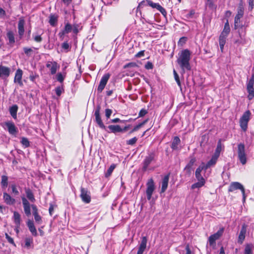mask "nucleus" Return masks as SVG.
I'll list each match as a JSON object with an SVG mask.
<instances>
[{
	"label": "nucleus",
	"instance_id": "64",
	"mask_svg": "<svg viewBox=\"0 0 254 254\" xmlns=\"http://www.w3.org/2000/svg\"><path fill=\"white\" fill-rule=\"evenodd\" d=\"M34 40L37 42H41L42 40V38L40 35H36L34 37Z\"/></svg>",
	"mask_w": 254,
	"mask_h": 254
},
{
	"label": "nucleus",
	"instance_id": "3",
	"mask_svg": "<svg viewBox=\"0 0 254 254\" xmlns=\"http://www.w3.org/2000/svg\"><path fill=\"white\" fill-rule=\"evenodd\" d=\"M238 157L242 165L247 163V155L245 152V146L244 143H241L238 145Z\"/></svg>",
	"mask_w": 254,
	"mask_h": 254
},
{
	"label": "nucleus",
	"instance_id": "23",
	"mask_svg": "<svg viewBox=\"0 0 254 254\" xmlns=\"http://www.w3.org/2000/svg\"><path fill=\"white\" fill-rule=\"evenodd\" d=\"M181 143V140L180 138L178 136H175L173 138V141L171 144V147L173 150H178V145Z\"/></svg>",
	"mask_w": 254,
	"mask_h": 254
},
{
	"label": "nucleus",
	"instance_id": "57",
	"mask_svg": "<svg viewBox=\"0 0 254 254\" xmlns=\"http://www.w3.org/2000/svg\"><path fill=\"white\" fill-rule=\"evenodd\" d=\"M147 113V110H146L145 109H141L139 113V115H138V117H143Z\"/></svg>",
	"mask_w": 254,
	"mask_h": 254
},
{
	"label": "nucleus",
	"instance_id": "47",
	"mask_svg": "<svg viewBox=\"0 0 254 254\" xmlns=\"http://www.w3.org/2000/svg\"><path fill=\"white\" fill-rule=\"evenodd\" d=\"M192 170V168H191L190 167H189L188 166H186L184 169V171H185L186 175L188 177H190V175L191 174Z\"/></svg>",
	"mask_w": 254,
	"mask_h": 254
},
{
	"label": "nucleus",
	"instance_id": "39",
	"mask_svg": "<svg viewBox=\"0 0 254 254\" xmlns=\"http://www.w3.org/2000/svg\"><path fill=\"white\" fill-rule=\"evenodd\" d=\"M21 143L25 147H28L30 146V142L26 137H23L21 138Z\"/></svg>",
	"mask_w": 254,
	"mask_h": 254
},
{
	"label": "nucleus",
	"instance_id": "44",
	"mask_svg": "<svg viewBox=\"0 0 254 254\" xmlns=\"http://www.w3.org/2000/svg\"><path fill=\"white\" fill-rule=\"evenodd\" d=\"M149 0H142L139 3L137 9L142 8L144 6L147 5H149Z\"/></svg>",
	"mask_w": 254,
	"mask_h": 254
},
{
	"label": "nucleus",
	"instance_id": "51",
	"mask_svg": "<svg viewBox=\"0 0 254 254\" xmlns=\"http://www.w3.org/2000/svg\"><path fill=\"white\" fill-rule=\"evenodd\" d=\"M5 238L7 241L11 244L15 246L13 239L10 237L7 233H5Z\"/></svg>",
	"mask_w": 254,
	"mask_h": 254
},
{
	"label": "nucleus",
	"instance_id": "59",
	"mask_svg": "<svg viewBox=\"0 0 254 254\" xmlns=\"http://www.w3.org/2000/svg\"><path fill=\"white\" fill-rule=\"evenodd\" d=\"M55 91L57 95L60 96L62 94V88L60 87H57L55 89Z\"/></svg>",
	"mask_w": 254,
	"mask_h": 254
},
{
	"label": "nucleus",
	"instance_id": "30",
	"mask_svg": "<svg viewBox=\"0 0 254 254\" xmlns=\"http://www.w3.org/2000/svg\"><path fill=\"white\" fill-rule=\"evenodd\" d=\"M205 5L211 10H216V9L217 5L214 3L212 0H207Z\"/></svg>",
	"mask_w": 254,
	"mask_h": 254
},
{
	"label": "nucleus",
	"instance_id": "19",
	"mask_svg": "<svg viewBox=\"0 0 254 254\" xmlns=\"http://www.w3.org/2000/svg\"><path fill=\"white\" fill-rule=\"evenodd\" d=\"M3 197L4 202L8 205H13L15 203V199L6 192L3 193Z\"/></svg>",
	"mask_w": 254,
	"mask_h": 254
},
{
	"label": "nucleus",
	"instance_id": "5",
	"mask_svg": "<svg viewBox=\"0 0 254 254\" xmlns=\"http://www.w3.org/2000/svg\"><path fill=\"white\" fill-rule=\"evenodd\" d=\"M146 185L147 189L146 193L147 195V198L148 200H150L151 198L153 192L155 190V186L153 180L152 178L149 179Z\"/></svg>",
	"mask_w": 254,
	"mask_h": 254
},
{
	"label": "nucleus",
	"instance_id": "34",
	"mask_svg": "<svg viewBox=\"0 0 254 254\" xmlns=\"http://www.w3.org/2000/svg\"><path fill=\"white\" fill-rule=\"evenodd\" d=\"M221 150H222V144L221 143L220 141H219L217 143V147L216 148L215 153L213 155H214L217 157H219Z\"/></svg>",
	"mask_w": 254,
	"mask_h": 254
},
{
	"label": "nucleus",
	"instance_id": "1",
	"mask_svg": "<svg viewBox=\"0 0 254 254\" xmlns=\"http://www.w3.org/2000/svg\"><path fill=\"white\" fill-rule=\"evenodd\" d=\"M177 62L181 67L182 73H184L186 70H190L191 66L190 63L191 53L188 49L182 50L179 54Z\"/></svg>",
	"mask_w": 254,
	"mask_h": 254
},
{
	"label": "nucleus",
	"instance_id": "33",
	"mask_svg": "<svg viewBox=\"0 0 254 254\" xmlns=\"http://www.w3.org/2000/svg\"><path fill=\"white\" fill-rule=\"evenodd\" d=\"M253 245L251 244H247L245 246L244 254H253L252 248Z\"/></svg>",
	"mask_w": 254,
	"mask_h": 254
},
{
	"label": "nucleus",
	"instance_id": "62",
	"mask_svg": "<svg viewBox=\"0 0 254 254\" xmlns=\"http://www.w3.org/2000/svg\"><path fill=\"white\" fill-rule=\"evenodd\" d=\"M153 67V64L150 62H147V63L145 65V67L147 69H152Z\"/></svg>",
	"mask_w": 254,
	"mask_h": 254
},
{
	"label": "nucleus",
	"instance_id": "35",
	"mask_svg": "<svg viewBox=\"0 0 254 254\" xmlns=\"http://www.w3.org/2000/svg\"><path fill=\"white\" fill-rule=\"evenodd\" d=\"M249 95L248 98L249 100H252L254 97V87H247Z\"/></svg>",
	"mask_w": 254,
	"mask_h": 254
},
{
	"label": "nucleus",
	"instance_id": "7",
	"mask_svg": "<svg viewBox=\"0 0 254 254\" xmlns=\"http://www.w3.org/2000/svg\"><path fill=\"white\" fill-rule=\"evenodd\" d=\"M237 190H240L243 195V199H245V189L243 185L239 182H233L231 184L228 191L232 192Z\"/></svg>",
	"mask_w": 254,
	"mask_h": 254
},
{
	"label": "nucleus",
	"instance_id": "43",
	"mask_svg": "<svg viewBox=\"0 0 254 254\" xmlns=\"http://www.w3.org/2000/svg\"><path fill=\"white\" fill-rule=\"evenodd\" d=\"M248 123L247 122L240 121V126L244 131H246L248 127Z\"/></svg>",
	"mask_w": 254,
	"mask_h": 254
},
{
	"label": "nucleus",
	"instance_id": "53",
	"mask_svg": "<svg viewBox=\"0 0 254 254\" xmlns=\"http://www.w3.org/2000/svg\"><path fill=\"white\" fill-rule=\"evenodd\" d=\"M244 13V8H237V16H239L242 17Z\"/></svg>",
	"mask_w": 254,
	"mask_h": 254
},
{
	"label": "nucleus",
	"instance_id": "56",
	"mask_svg": "<svg viewBox=\"0 0 254 254\" xmlns=\"http://www.w3.org/2000/svg\"><path fill=\"white\" fill-rule=\"evenodd\" d=\"M194 14V11L192 10L190 11L188 13L186 14L185 17L188 19H190V18H192Z\"/></svg>",
	"mask_w": 254,
	"mask_h": 254
},
{
	"label": "nucleus",
	"instance_id": "40",
	"mask_svg": "<svg viewBox=\"0 0 254 254\" xmlns=\"http://www.w3.org/2000/svg\"><path fill=\"white\" fill-rule=\"evenodd\" d=\"M173 73H174L175 79L176 82L177 83V84L181 88V81L180 80L179 75L175 69H174V70H173Z\"/></svg>",
	"mask_w": 254,
	"mask_h": 254
},
{
	"label": "nucleus",
	"instance_id": "50",
	"mask_svg": "<svg viewBox=\"0 0 254 254\" xmlns=\"http://www.w3.org/2000/svg\"><path fill=\"white\" fill-rule=\"evenodd\" d=\"M23 51L24 52V53L28 56H30L31 53L33 52L32 49L27 47H24Z\"/></svg>",
	"mask_w": 254,
	"mask_h": 254
},
{
	"label": "nucleus",
	"instance_id": "11",
	"mask_svg": "<svg viewBox=\"0 0 254 254\" xmlns=\"http://www.w3.org/2000/svg\"><path fill=\"white\" fill-rule=\"evenodd\" d=\"M10 72V69L9 67L0 65V77L2 79H6L7 78Z\"/></svg>",
	"mask_w": 254,
	"mask_h": 254
},
{
	"label": "nucleus",
	"instance_id": "21",
	"mask_svg": "<svg viewBox=\"0 0 254 254\" xmlns=\"http://www.w3.org/2000/svg\"><path fill=\"white\" fill-rule=\"evenodd\" d=\"M27 225L32 234L34 236H37L38 234L33 222L29 220L27 222Z\"/></svg>",
	"mask_w": 254,
	"mask_h": 254
},
{
	"label": "nucleus",
	"instance_id": "46",
	"mask_svg": "<svg viewBox=\"0 0 254 254\" xmlns=\"http://www.w3.org/2000/svg\"><path fill=\"white\" fill-rule=\"evenodd\" d=\"M205 170V165L204 163H202V165L199 166L196 170L195 174L201 173L202 170Z\"/></svg>",
	"mask_w": 254,
	"mask_h": 254
},
{
	"label": "nucleus",
	"instance_id": "42",
	"mask_svg": "<svg viewBox=\"0 0 254 254\" xmlns=\"http://www.w3.org/2000/svg\"><path fill=\"white\" fill-rule=\"evenodd\" d=\"M227 36L220 34L219 38V43L221 44H225Z\"/></svg>",
	"mask_w": 254,
	"mask_h": 254
},
{
	"label": "nucleus",
	"instance_id": "15",
	"mask_svg": "<svg viewBox=\"0 0 254 254\" xmlns=\"http://www.w3.org/2000/svg\"><path fill=\"white\" fill-rule=\"evenodd\" d=\"M247 232V226L245 224H244L242 226V228L241 229L238 239V242L241 244H242L246 237V234Z\"/></svg>",
	"mask_w": 254,
	"mask_h": 254
},
{
	"label": "nucleus",
	"instance_id": "37",
	"mask_svg": "<svg viewBox=\"0 0 254 254\" xmlns=\"http://www.w3.org/2000/svg\"><path fill=\"white\" fill-rule=\"evenodd\" d=\"M205 184V181H198V182L193 184L191 186V189L199 188L202 187Z\"/></svg>",
	"mask_w": 254,
	"mask_h": 254
},
{
	"label": "nucleus",
	"instance_id": "49",
	"mask_svg": "<svg viewBox=\"0 0 254 254\" xmlns=\"http://www.w3.org/2000/svg\"><path fill=\"white\" fill-rule=\"evenodd\" d=\"M32 241L33 240L32 238H26L25 240V247L28 248L30 246V245L32 243Z\"/></svg>",
	"mask_w": 254,
	"mask_h": 254
},
{
	"label": "nucleus",
	"instance_id": "55",
	"mask_svg": "<svg viewBox=\"0 0 254 254\" xmlns=\"http://www.w3.org/2000/svg\"><path fill=\"white\" fill-rule=\"evenodd\" d=\"M11 187L12 189V191L13 193L15 195H18L19 191L17 190L15 185H11Z\"/></svg>",
	"mask_w": 254,
	"mask_h": 254
},
{
	"label": "nucleus",
	"instance_id": "16",
	"mask_svg": "<svg viewBox=\"0 0 254 254\" xmlns=\"http://www.w3.org/2000/svg\"><path fill=\"white\" fill-rule=\"evenodd\" d=\"M147 239L146 237L144 236L142 238L141 243L139 245L137 254H143L146 248Z\"/></svg>",
	"mask_w": 254,
	"mask_h": 254
},
{
	"label": "nucleus",
	"instance_id": "58",
	"mask_svg": "<svg viewBox=\"0 0 254 254\" xmlns=\"http://www.w3.org/2000/svg\"><path fill=\"white\" fill-rule=\"evenodd\" d=\"M186 40H187V38L185 37H183L180 39V40L178 42V44L179 45L180 44V45H182L186 43Z\"/></svg>",
	"mask_w": 254,
	"mask_h": 254
},
{
	"label": "nucleus",
	"instance_id": "22",
	"mask_svg": "<svg viewBox=\"0 0 254 254\" xmlns=\"http://www.w3.org/2000/svg\"><path fill=\"white\" fill-rule=\"evenodd\" d=\"M108 128L109 129L110 132L114 133L123 132V129L119 125H110Z\"/></svg>",
	"mask_w": 254,
	"mask_h": 254
},
{
	"label": "nucleus",
	"instance_id": "10",
	"mask_svg": "<svg viewBox=\"0 0 254 254\" xmlns=\"http://www.w3.org/2000/svg\"><path fill=\"white\" fill-rule=\"evenodd\" d=\"M110 75L109 73H107L102 76L97 89L98 92L99 93L102 92L104 89L110 78Z\"/></svg>",
	"mask_w": 254,
	"mask_h": 254
},
{
	"label": "nucleus",
	"instance_id": "45",
	"mask_svg": "<svg viewBox=\"0 0 254 254\" xmlns=\"http://www.w3.org/2000/svg\"><path fill=\"white\" fill-rule=\"evenodd\" d=\"M137 140V138L136 137H134L133 138L127 140V144L128 145H133L136 142Z\"/></svg>",
	"mask_w": 254,
	"mask_h": 254
},
{
	"label": "nucleus",
	"instance_id": "60",
	"mask_svg": "<svg viewBox=\"0 0 254 254\" xmlns=\"http://www.w3.org/2000/svg\"><path fill=\"white\" fill-rule=\"evenodd\" d=\"M195 177L198 181H205L203 177L201 176V173L195 174Z\"/></svg>",
	"mask_w": 254,
	"mask_h": 254
},
{
	"label": "nucleus",
	"instance_id": "36",
	"mask_svg": "<svg viewBox=\"0 0 254 254\" xmlns=\"http://www.w3.org/2000/svg\"><path fill=\"white\" fill-rule=\"evenodd\" d=\"M1 184L2 188H6L8 185V177L3 175L1 176Z\"/></svg>",
	"mask_w": 254,
	"mask_h": 254
},
{
	"label": "nucleus",
	"instance_id": "6",
	"mask_svg": "<svg viewBox=\"0 0 254 254\" xmlns=\"http://www.w3.org/2000/svg\"><path fill=\"white\" fill-rule=\"evenodd\" d=\"M100 106L98 105L97 106L94 113V115L95 117V121L101 128L105 129L106 127L105 126L102 122L100 114Z\"/></svg>",
	"mask_w": 254,
	"mask_h": 254
},
{
	"label": "nucleus",
	"instance_id": "54",
	"mask_svg": "<svg viewBox=\"0 0 254 254\" xmlns=\"http://www.w3.org/2000/svg\"><path fill=\"white\" fill-rule=\"evenodd\" d=\"M57 79L58 81H59L61 83H62L64 80V77L61 73H58L57 75Z\"/></svg>",
	"mask_w": 254,
	"mask_h": 254
},
{
	"label": "nucleus",
	"instance_id": "32",
	"mask_svg": "<svg viewBox=\"0 0 254 254\" xmlns=\"http://www.w3.org/2000/svg\"><path fill=\"white\" fill-rule=\"evenodd\" d=\"M251 115V112L249 110L247 111L243 115L242 117L240 119L241 121L248 122L250 120V117Z\"/></svg>",
	"mask_w": 254,
	"mask_h": 254
},
{
	"label": "nucleus",
	"instance_id": "12",
	"mask_svg": "<svg viewBox=\"0 0 254 254\" xmlns=\"http://www.w3.org/2000/svg\"><path fill=\"white\" fill-rule=\"evenodd\" d=\"M8 131L10 134L14 135L18 132V129L14 124L11 122H7L5 123Z\"/></svg>",
	"mask_w": 254,
	"mask_h": 254
},
{
	"label": "nucleus",
	"instance_id": "4",
	"mask_svg": "<svg viewBox=\"0 0 254 254\" xmlns=\"http://www.w3.org/2000/svg\"><path fill=\"white\" fill-rule=\"evenodd\" d=\"M156 154L154 151H152L148 153L143 162H142V171H145L152 162L155 161Z\"/></svg>",
	"mask_w": 254,
	"mask_h": 254
},
{
	"label": "nucleus",
	"instance_id": "29",
	"mask_svg": "<svg viewBox=\"0 0 254 254\" xmlns=\"http://www.w3.org/2000/svg\"><path fill=\"white\" fill-rule=\"evenodd\" d=\"M230 28L228 23V21L227 20V22L225 23L224 29L220 34L228 36L229 33H230Z\"/></svg>",
	"mask_w": 254,
	"mask_h": 254
},
{
	"label": "nucleus",
	"instance_id": "38",
	"mask_svg": "<svg viewBox=\"0 0 254 254\" xmlns=\"http://www.w3.org/2000/svg\"><path fill=\"white\" fill-rule=\"evenodd\" d=\"M115 167H116V166L115 164H112L110 166L109 168L108 169L107 172L106 173V174H105L106 177L108 178L112 174L113 170L115 168Z\"/></svg>",
	"mask_w": 254,
	"mask_h": 254
},
{
	"label": "nucleus",
	"instance_id": "61",
	"mask_svg": "<svg viewBox=\"0 0 254 254\" xmlns=\"http://www.w3.org/2000/svg\"><path fill=\"white\" fill-rule=\"evenodd\" d=\"M137 64L135 63H130L127 64H126L124 66V68H127L129 67H134L136 66Z\"/></svg>",
	"mask_w": 254,
	"mask_h": 254
},
{
	"label": "nucleus",
	"instance_id": "28",
	"mask_svg": "<svg viewBox=\"0 0 254 254\" xmlns=\"http://www.w3.org/2000/svg\"><path fill=\"white\" fill-rule=\"evenodd\" d=\"M6 36L9 41V44L13 45L15 43V38L13 32L11 31H9L7 33Z\"/></svg>",
	"mask_w": 254,
	"mask_h": 254
},
{
	"label": "nucleus",
	"instance_id": "20",
	"mask_svg": "<svg viewBox=\"0 0 254 254\" xmlns=\"http://www.w3.org/2000/svg\"><path fill=\"white\" fill-rule=\"evenodd\" d=\"M170 174L166 175L163 179L162 182V187L161 192H164L167 189Z\"/></svg>",
	"mask_w": 254,
	"mask_h": 254
},
{
	"label": "nucleus",
	"instance_id": "14",
	"mask_svg": "<svg viewBox=\"0 0 254 254\" xmlns=\"http://www.w3.org/2000/svg\"><path fill=\"white\" fill-rule=\"evenodd\" d=\"M22 70L20 69H18L15 72L14 79V82L15 83H17L20 86H22L23 85L22 81Z\"/></svg>",
	"mask_w": 254,
	"mask_h": 254
},
{
	"label": "nucleus",
	"instance_id": "9",
	"mask_svg": "<svg viewBox=\"0 0 254 254\" xmlns=\"http://www.w3.org/2000/svg\"><path fill=\"white\" fill-rule=\"evenodd\" d=\"M80 197L82 200L86 203H88L91 201V197L90 195V192L88 191L87 189L83 188L82 187L80 189Z\"/></svg>",
	"mask_w": 254,
	"mask_h": 254
},
{
	"label": "nucleus",
	"instance_id": "2",
	"mask_svg": "<svg viewBox=\"0 0 254 254\" xmlns=\"http://www.w3.org/2000/svg\"><path fill=\"white\" fill-rule=\"evenodd\" d=\"M21 199L25 215L28 217L31 215V207L36 222L39 224H41L42 222V218L38 214V210L36 205L35 204L30 205L28 200L24 196L21 197Z\"/></svg>",
	"mask_w": 254,
	"mask_h": 254
},
{
	"label": "nucleus",
	"instance_id": "17",
	"mask_svg": "<svg viewBox=\"0 0 254 254\" xmlns=\"http://www.w3.org/2000/svg\"><path fill=\"white\" fill-rule=\"evenodd\" d=\"M149 6L152 7L153 8H156L163 15H165L166 14L165 9L158 3H154L151 0H149Z\"/></svg>",
	"mask_w": 254,
	"mask_h": 254
},
{
	"label": "nucleus",
	"instance_id": "41",
	"mask_svg": "<svg viewBox=\"0 0 254 254\" xmlns=\"http://www.w3.org/2000/svg\"><path fill=\"white\" fill-rule=\"evenodd\" d=\"M72 29V25L68 23H67L65 25L64 28V32H66L67 34L70 32L71 31Z\"/></svg>",
	"mask_w": 254,
	"mask_h": 254
},
{
	"label": "nucleus",
	"instance_id": "48",
	"mask_svg": "<svg viewBox=\"0 0 254 254\" xmlns=\"http://www.w3.org/2000/svg\"><path fill=\"white\" fill-rule=\"evenodd\" d=\"M105 116H106L107 119L108 120L110 118L111 114L113 113V111L111 109H106L105 110Z\"/></svg>",
	"mask_w": 254,
	"mask_h": 254
},
{
	"label": "nucleus",
	"instance_id": "26",
	"mask_svg": "<svg viewBox=\"0 0 254 254\" xmlns=\"http://www.w3.org/2000/svg\"><path fill=\"white\" fill-rule=\"evenodd\" d=\"M25 193L27 198L31 202H34L35 201V198L34 197L33 193L30 189H25Z\"/></svg>",
	"mask_w": 254,
	"mask_h": 254
},
{
	"label": "nucleus",
	"instance_id": "13",
	"mask_svg": "<svg viewBox=\"0 0 254 254\" xmlns=\"http://www.w3.org/2000/svg\"><path fill=\"white\" fill-rule=\"evenodd\" d=\"M46 67L50 69L52 74H55L58 68H59V65L56 62H48L46 64Z\"/></svg>",
	"mask_w": 254,
	"mask_h": 254
},
{
	"label": "nucleus",
	"instance_id": "27",
	"mask_svg": "<svg viewBox=\"0 0 254 254\" xmlns=\"http://www.w3.org/2000/svg\"><path fill=\"white\" fill-rule=\"evenodd\" d=\"M13 218L15 225L17 226V228H19L21 222L20 215L18 212L14 211L13 213Z\"/></svg>",
	"mask_w": 254,
	"mask_h": 254
},
{
	"label": "nucleus",
	"instance_id": "63",
	"mask_svg": "<svg viewBox=\"0 0 254 254\" xmlns=\"http://www.w3.org/2000/svg\"><path fill=\"white\" fill-rule=\"evenodd\" d=\"M144 55V51H141L140 52H139L138 53H137L136 55H135V57L136 58H141L142 57H143Z\"/></svg>",
	"mask_w": 254,
	"mask_h": 254
},
{
	"label": "nucleus",
	"instance_id": "52",
	"mask_svg": "<svg viewBox=\"0 0 254 254\" xmlns=\"http://www.w3.org/2000/svg\"><path fill=\"white\" fill-rule=\"evenodd\" d=\"M196 161V159L194 157H193L191 158L189 162V163L186 165V166H188L189 167H190L192 168L193 165H194V163Z\"/></svg>",
	"mask_w": 254,
	"mask_h": 254
},
{
	"label": "nucleus",
	"instance_id": "18",
	"mask_svg": "<svg viewBox=\"0 0 254 254\" xmlns=\"http://www.w3.org/2000/svg\"><path fill=\"white\" fill-rule=\"evenodd\" d=\"M24 24H25V20L23 18H20L18 21V34L20 36V38H21L24 33Z\"/></svg>",
	"mask_w": 254,
	"mask_h": 254
},
{
	"label": "nucleus",
	"instance_id": "25",
	"mask_svg": "<svg viewBox=\"0 0 254 254\" xmlns=\"http://www.w3.org/2000/svg\"><path fill=\"white\" fill-rule=\"evenodd\" d=\"M18 106L16 105H13L9 108V113L10 115L14 119L17 118V112L18 110Z\"/></svg>",
	"mask_w": 254,
	"mask_h": 254
},
{
	"label": "nucleus",
	"instance_id": "31",
	"mask_svg": "<svg viewBox=\"0 0 254 254\" xmlns=\"http://www.w3.org/2000/svg\"><path fill=\"white\" fill-rule=\"evenodd\" d=\"M49 23L52 26L56 25L58 21V16L53 14L50 16Z\"/></svg>",
	"mask_w": 254,
	"mask_h": 254
},
{
	"label": "nucleus",
	"instance_id": "8",
	"mask_svg": "<svg viewBox=\"0 0 254 254\" xmlns=\"http://www.w3.org/2000/svg\"><path fill=\"white\" fill-rule=\"evenodd\" d=\"M224 228H221L216 233L211 235L208 239L209 245L212 246L215 243V241L219 239V238L222 235L224 232Z\"/></svg>",
	"mask_w": 254,
	"mask_h": 254
},
{
	"label": "nucleus",
	"instance_id": "24",
	"mask_svg": "<svg viewBox=\"0 0 254 254\" xmlns=\"http://www.w3.org/2000/svg\"><path fill=\"white\" fill-rule=\"evenodd\" d=\"M219 157H217L214 155H213L212 156L211 159L206 164H205V170H207L208 168H210V167L214 165L218 158Z\"/></svg>",
	"mask_w": 254,
	"mask_h": 254
}]
</instances>
